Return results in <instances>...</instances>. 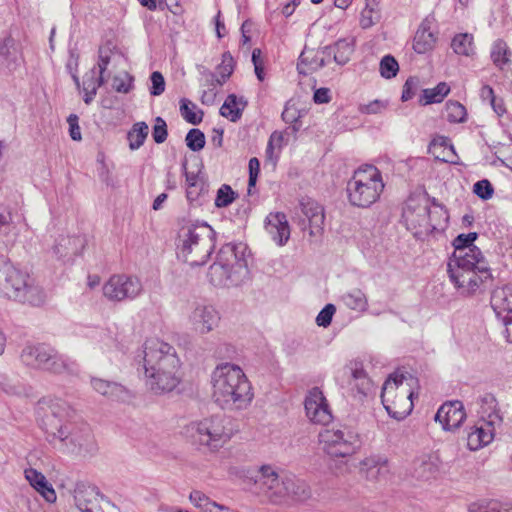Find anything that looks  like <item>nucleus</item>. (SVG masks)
<instances>
[{"label": "nucleus", "mask_w": 512, "mask_h": 512, "mask_svg": "<svg viewBox=\"0 0 512 512\" xmlns=\"http://www.w3.org/2000/svg\"><path fill=\"white\" fill-rule=\"evenodd\" d=\"M145 384L156 395L175 390L182 381L181 361L176 349L159 339H147L143 345Z\"/></svg>", "instance_id": "nucleus-1"}, {"label": "nucleus", "mask_w": 512, "mask_h": 512, "mask_svg": "<svg viewBox=\"0 0 512 512\" xmlns=\"http://www.w3.org/2000/svg\"><path fill=\"white\" fill-rule=\"evenodd\" d=\"M43 410L42 429L49 442L60 441L65 446L83 448L91 440V430L87 425L72 422L74 408L64 399L47 397L40 401Z\"/></svg>", "instance_id": "nucleus-2"}, {"label": "nucleus", "mask_w": 512, "mask_h": 512, "mask_svg": "<svg viewBox=\"0 0 512 512\" xmlns=\"http://www.w3.org/2000/svg\"><path fill=\"white\" fill-rule=\"evenodd\" d=\"M212 398L223 409L244 410L253 401V388L242 368L224 362L211 374Z\"/></svg>", "instance_id": "nucleus-3"}, {"label": "nucleus", "mask_w": 512, "mask_h": 512, "mask_svg": "<svg viewBox=\"0 0 512 512\" xmlns=\"http://www.w3.org/2000/svg\"><path fill=\"white\" fill-rule=\"evenodd\" d=\"M402 222L414 237L424 239L431 234L445 232L448 212L441 205H431L426 193H413L403 205Z\"/></svg>", "instance_id": "nucleus-4"}, {"label": "nucleus", "mask_w": 512, "mask_h": 512, "mask_svg": "<svg viewBox=\"0 0 512 512\" xmlns=\"http://www.w3.org/2000/svg\"><path fill=\"white\" fill-rule=\"evenodd\" d=\"M178 258L190 266L204 265L210 258L216 242V233L207 223H194L181 230Z\"/></svg>", "instance_id": "nucleus-5"}, {"label": "nucleus", "mask_w": 512, "mask_h": 512, "mask_svg": "<svg viewBox=\"0 0 512 512\" xmlns=\"http://www.w3.org/2000/svg\"><path fill=\"white\" fill-rule=\"evenodd\" d=\"M384 187L380 170L374 165H362L347 182L348 201L353 206L368 208L379 200Z\"/></svg>", "instance_id": "nucleus-6"}, {"label": "nucleus", "mask_w": 512, "mask_h": 512, "mask_svg": "<svg viewBox=\"0 0 512 512\" xmlns=\"http://www.w3.org/2000/svg\"><path fill=\"white\" fill-rule=\"evenodd\" d=\"M248 275L247 261L239 255L232 244L223 245L217 253L215 262L209 267L208 279L214 286H237Z\"/></svg>", "instance_id": "nucleus-7"}, {"label": "nucleus", "mask_w": 512, "mask_h": 512, "mask_svg": "<svg viewBox=\"0 0 512 512\" xmlns=\"http://www.w3.org/2000/svg\"><path fill=\"white\" fill-rule=\"evenodd\" d=\"M236 431L232 419L221 414L194 421L189 425L194 443L211 452H216L226 445Z\"/></svg>", "instance_id": "nucleus-8"}, {"label": "nucleus", "mask_w": 512, "mask_h": 512, "mask_svg": "<svg viewBox=\"0 0 512 512\" xmlns=\"http://www.w3.org/2000/svg\"><path fill=\"white\" fill-rule=\"evenodd\" d=\"M412 381L413 378L409 377ZM414 392L411 389L408 378L395 372L384 382L381 392V402L388 415L398 421L405 419L411 414Z\"/></svg>", "instance_id": "nucleus-9"}, {"label": "nucleus", "mask_w": 512, "mask_h": 512, "mask_svg": "<svg viewBox=\"0 0 512 512\" xmlns=\"http://www.w3.org/2000/svg\"><path fill=\"white\" fill-rule=\"evenodd\" d=\"M0 294L32 306H40L46 299L42 287L35 284L27 273L16 267L9 268L6 278L1 281Z\"/></svg>", "instance_id": "nucleus-10"}, {"label": "nucleus", "mask_w": 512, "mask_h": 512, "mask_svg": "<svg viewBox=\"0 0 512 512\" xmlns=\"http://www.w3.org/2000/svg\"><path fill=\"white\" fill-rule=\"evenodd\" d=\"M21 359L28 366L58 374L71 372L76 366L75 362L58 354L54 348L43 343L27 345L22 350Z\"/></svg>", "instance_id": "nucleus-11"}, {"label": "nucleus", "mask_w": 512, "mask_h": 512, "mask_svg": "<svg viewBox=\"0 0 512 512\" xmlns=\"http://www.w3.org/2000/svg\"><path fill=\"white\" fill-rule=\"evenodd\" d=\"M102 293L113 303L132 301L143 293V285L136 276L114 274L103 284Z\"/></svg>", "instance_id": "nucleus-12"}, {"label": "nucleus", "mask_w": 512, "mask_h": 512, "mask_svg": "<svg viewBox=\"0 0 512 512\" xmlns=\"http://www.w3.org/2000/svg\"><path fill=\"white\" fill-rule=\"evenodd\" d=\"M319 443L331 457H348L358 447V436L348 429H324L319 433Z\"/></svg>", "instance_id": "nucleus-13"}, {"label": "nucleus", "mask_w": 512, "mask_h": 512, "mask_svg": "<svg viewBox=\"0 0 512 512\" xmlns=\"http://www.w3.org/2000/svg\"><path fill=\"white\" fill-rule=\"evenodd\" d=\"M283 476L269 464L260 466L252 477L257 490L272 503H281Z\"/></svg>", "instance_id": "nucleus-14"}, {"label": "nucleus", "mask_w": 512, "mask_h": 512, "mask_svg": "<svg viewBox=\"0 0 512 512\" xmlns=\"http://www.w3.org/2000/svg\"><path fill=\"white\" fill-rule=\"evenodd\" d=\"M304 408L307 418L314 424L327 425L333 419L330 405L319 387H313L307 392Z\"/></svg>", "instance_id": "nucleus-15"}, {"label": "nucleus", "mask_w": 512, "mask_h": 512, "mask_svg": "<svg viewBox=\"0 0 512 512\" xmlns=\"http://www.w3.org/2000/svg\"><path fill=\"white\" fill-rule=\"evenodd\" d=\"M220 319V313L214 306L197 304L191 311L188 322L195 333L205 335L218 327Z\"/></svg>", "instance_id": "nucleus-16"}, {"label": "nucleus", "mask_w": 512, "mask_h": 512, "mask_svg": "<svg viewBox=\"0 0 512 512\" xmlns=\"http://www.w3.org/2000/svg\"><path fill=\"white\" fill-rule=\"evenodd\" d=\"M93 350L109 360L117 358L119 354H124L127 347L118 333H114L111 329L101 330L96 333L93 338Z\"/></svg>", "instance_id": "nucleus-17"}, {"label": "nucleus", "mask_w": 512, "mask_h": 512, "mask_svg": "<svg viewBox=\"0 0 512 512\" xmlns=\"http://www.w3.org/2000/svg\"><path fill=\"white\" fill-rule=\"evenodd\" d=\"M475 270L476 269L452 268L450 264V280L453 282L460 295L470 296L479 288L482 283V278Z\"/></svg>", "instance_id": "nucleus-18"}, {"label": "nucleus", "mask_w": 512, "mask_h": 512, "mask_svg": "<svg viewBox=\"0 0 512 512\" xmlns=\"http://www.w3.org/2000/svg\"><path fill=\"white\" fill-rule=\"evenodd\" d=\"M301 211L308 221L310 236H318L323 231L325 212L323 206L311 198L300 201Z\"/></svg>", "instance_id": "nucleus-19"}, {"label": "nucleus", "mask_w": 512, "mask_h": 512, "mask_svg": "<svg viewBox=\"0 0 512 512\" xmlns=\"http://www.w3.org/2000/svg\"><path fill=\"white\" fill-rule=\"evenodd\" d=\"M452 257L456 268L477 269L479 272L488 275V269L483 260L482 253L478 247L453 251Z\"/></svg>", "instance_id": "nucleus-20"}, {"label": "nucleus", "mask_w": 512, "mask_h": 512, "mask_svg": "<svg viewBox=\"0 0 512 512\" xmlns=\"http://www.w3.org/2000/svg\"><path fill=\"white\" fill-rule=\"evenodd\" d=\"M479 415L481 423L495 429L501 427L503 423V415L499 408L498 401L491 394H486L481 398Z\"/></svg>", "instance_id": "nucleus-21"}, {"label": "nucleus", "mask_w": 512, "mask_h": 512, "mask_svg": "<svg viewBox=\"0 0 512 512\" xmlns=\"http://www.w3.org/2000/svg\"><path fill=\"white\" fill-rule=\"evenodd\" d=\"M439 470V458L428 454L416 458L413 462L414 478L420 481H428L436 477Z\"/></svg>", "instance_id": "nucleus-22"}, {"label": "nucleus", "mask_w": 512, "mask_h": 512, "mask_svg": "<svg viewBox=\"0 0 512 512\" xmlns=\"http://www.w3.org/2000/svg\"><path fill=\"white\" fill-rule=\"evenodd\" d=\"M281 493V503L288 498L296 501H304L310 497L308 485L293 475H284Z\"/></svg>", "instance_id": "nucleus-23"}, {"label": "nucleus", "mask_w": 512, "mask_h": 512, "mask_svg": "<svg viewBox=\"0 0 512 512\" xmlns=\"http://www.w3.org/2000/svg\"><path fill=\"white\" fill-rule=\"evenodd\" d=\"M266 229L279 246L284 245L290 237V227L284 213L270 214L267 217Z\"/></svg>", "instance_id": "nucleus-24"}, {"label": "nucleus", "mask_w": 512, "mask_h": 512, "mask_svg": "<svg viewBox=\"0 0 512 512\" xmlns=\"http://www.w3.org/2000/svg\"><path fill=\"white\" fill-rule=\"evenodd\" d=\"M100 492L96 486L80 484L74 492L76 506L81 512H93L98 506Z\"/></svg>", "instance_id": "nucleus-25"}, {"label": "nucleus", "mask_w": 512, "mask_h": 512, "mask_svg": "<svg viewBox=\"0 0 512 512\" xmlns=\"http://www.w3.org/2000/svg\"><path fill=\"white\" fill-rule=\"evenodd\" d=\"M490 303L497 318L512 315V284L495 288L491 294Z\"/></svg>", "instance_id": "nucleus-26"}, {"label": "nucleus", "mask_w": 512, "mask_h": 512, "mask_svg": "<svg viewBox=\"0 0 512 512\" xmlns=\"http://www.w3.org/2000/svg\"><path fill=\"white\" fill-rule=\"evenodd\" d=\"M496 429L481 423L471 428L467 435V447L471 451H477L488 446L495 438Z\"/></svg>", "instance_id": "nucleus-27"}, {"label": "nucleus", "mask_w": 512, "mask_h": 512, "mask_svg": "<svg viewBox=\"0 0 512 512\" xmlns=\"http://www.w3.org/2000/svg\"><path fill=\"white\" fill-rule=\"evenodd\" d=\"M325 55H327L325 48L322 50L304 49L297 64L299 73L307 75L324 67Z\"/></svg>", "instance_id": "nucleus-28"}, {"label": "nucleus", "mask_w": 512, "mask_h": 512, "mask_svg": "<svg viewBox=\"0 0 512 512\" xmlns=\"http://www.w3.org/2000/svg\"><path fill=\"white\" fill-rule=\"evenodd\" d=\"M24 475L29 484L49 503H54L57 499L56 492L46 477L34 468L24 470Z\"/></svg>", "instance_id": "nucleus-29"}, {"label": "nucleus", "mask_w": 512, "mask_h": 512, "mask_svg": "<svg viewBox=\"0 0 512 512\" xmlns=\"http://www.w3.org/2000/svg\"><path fill=\"white\" fill-rule=\"evenodd\" d=\"M352 382L350 383L353 389L361 397H366L372 393L374 389L373 382L367 376L366 371L363 369L361 363L355 362L351 367Z\"/></svg>", "instance_id": "nucleus-30"}, {"label": "nucleus", "mask_w": 512, "mask_h": 512, "mask_svg": "<svg viewBox=\"0 0 512 512\" xmlns=\"http://www.w3.org/2000/svg\"><path fill=\"white\" fill-rule=\"evenodd\" d=\"M327 56L333 54L334 61L339 65H345L350 60L354 52L353 44L346 40L340 39L333 46L325 47Z\"/></svg>", "instance_id": "nucleus-31"}, {"label": "nucleus", "mask_w": 512, "mask_h": 512, "mask_svg": "<svg viewBox=\"0 0 512 512\" xmlns=\"http://www.w3.org/2000/svg\"><path fill=\"white\" fill-rule=\"evenodd\" d=\"M457 55L472 57L475 54L474 38L470 33H460L453 37L450 42Z\"/></svg>", "instance_id": "nucleus-32"}, {"label": "nucleus", "mask_w": 512, "mask_h": 512, "mask_svg": "<svg viewBox=\"0 0 512 512\" xmlns=\"http://www.w3.org/2000/svg\"><path fill=\"white\" fill-rule=\"evenodd\" d=\"M360 470L364 472L367 477H375L381 471L388 470V459L379 455L368 456L360 462Z\"/></svg>", "instance_id": "nucleus-33"}, {"label": "nucleus", "mask_w": 512, "mask_h": 512, "mask_svg": "<svg viewBox=\"0 0 512 512\" xmlns=\"http://www.w3.org/2000/svg\"><path fill=\"white\" fill-rule=\"evenodd\" d=\"M435 42L436 38L433 32L421 26L414 36L413 49L418 54H424L434 47Z\"/></svg>", "instance_id": "nucleus-34"}, {"label": "nucleus", "mask_w": 512, "mask_h": 512, "mask_svg": "<svg viewBox=\"0 0 512 512\" xmlns=\"http://www.w3.org/2000/svg\"><path fill=\"white\" fill-rule=\"evenodd\" d=\"M448 140L445 136L434 135L428 144L427 153L431 155L434 161L439 163L448 162Z\"/></svg>", "instance_id": "nucleus-35"}, {"label": "nucleus", "mask_w": 512, "mask_h": 512, "mask_svg": "<svg viewBox=\"0 0 512 512\" xmlns=\"http://www.w3.org/2000/svg\"><path fill=\"white\" fill-rule=\"evenodd\" d=\"M447 95L448 85L445 82H440L434 88L423 89L418 101L420 105L427 106L441 103Z\"/></svg>", "instance_id": "nucleus-36"}, {"label": "nucleus", "mask_w": 512, "mask_h": 512, "mask_svg": "<svg viewBox=\"0 0 512 512\" xmlns=\"http://www.w3.org/2000/svg\"><path fill=\"white\" fill-rule=\"evenodd\" d=\"M148 133L149 127L145 122H136L127 134L130 149H139L144 144Z\"/></svg>", "instance_id": "nucleus-37"}, {"label": "nucleus", "mask_w": 512, "mask_h": 512, "mask_svg": "<svg viewBox=\"0 0 512 512\" xmlns=\"http://www.w3.org/2000/svg\"><path fill=\"white\" fill-rule=\"evenodd\" d=\"M343 303L352 310L364 312L368 308V300L364 292L354 289L342 296Z\"/></svg>", "instance_id": "nucleus-38"}, {"label": "nucleus", "mask_w": 512, "mask_h": 512, "mask_svg": "<svg viewBox=\"0 0 512 512\" xmlns=\"http://www.w3.org/2000/svg\"><path fill=\"white\" fill-rule=\"evenodd\" d=\"M234 71V59L230 52L222 54L221 63L217 66V73L219 77L212 75V80L217 85H223L226 80L232 75ZM214 85V83H212Z\"/></svg>", "instance_id": "nucleus-39"}, {"label": "nucleus", "mask_w": 512, "mask_h": 512, "mask_svg": "<svg viewBox=\"0 0 512 512\" xmlns=\"http://www.w3.org/2000/svg\"><path fill=\"white\" fill-rule=\"evenodd\" d=\"M91 384L93 389L103 396L115 397L123 392L121 385L101 378H92Z\"/></svg>", "instance_id": "nucleus-40"}, {"label": "nucleus", "mask_w": 512, "mask_h": 512, "mask_svg": "<svg viewBox=\"0 0 512 512\" xmlns=\"http://www.w3.org/2000/svg\"><path fill=\"white\" fill-rule=\"evenodd\" d=\"M220 114L232 122H236L241 117V109L237 106V97L234 94L227 96L220 108Z\"/></svg>", "instance_id": "nucleus-41"}, {"label": "nucleus", "mask_w": 512, "mask_h": 512, "mask_svg": "<svg viewBox=\"0 0 512 512\" xmlns=\"http://www.w3.org/2000/svg\"><path fill=\"white\" fill-rule=\"evenodd\" d=\"M464 404L459 400L450 401V429L459 428L466 420Z\"/></svg>", "instance_id": "nucleus-42"}, {"label": "nucleus", "mask_w": 512, "mask_h": 512, "mask_svg": "<svg viewBox=\"0 0 512 512\" xmlns=\"http://www.w3.org/2000/svg\"><path fill=\"white\" fill-rule=\"evenodd\" d=\"M196 106L187 99H182L180 102V112L182 117L192 125H198L202 121V112L197 114L194 109Z\"/></svg>", "instance_id": "nucleus-43"}, {"label": "nucleus", "mask_w": 512, "mask_h": 512, "mask_svg": "<svg viewBox=\"0 0 512 512\" xmlns=\"http://www.w3.org/2000/svg\"><path fill=\"white\" fill-rule=\"evenodd\" d=\"M379 70L383 78L391 79L397 75L399 65L393 56L386 55L380 61Z\"/></svg>", "instance_id": "nucleus-44"}, {"label": "nucleus", "mask_w": 512, "mask_h": 512, "mask_svg": "<svg viewBox=\"0 0 512 512\" xmlns=\"http://www.w3.org/2000/svg\"><path fill=\"white\" fill-rule=\"evenodd\" d=\"M491 58L493 63L501 69L508 63L507 45L504 41L498 40L494 43Z\"/></svg>", "instance_id": "nucleus-45"}, {"label": "nucleus", "mask_w": 512, "mask_h": 512, "mask_svg": "<svg viewBox=\"0 0 512 512\" xmlns=\"http://www.w3.org/2000/svg\"><path fill=\"white\" fill-rule=\"evenodd\" d=\"M77 239L70 236L61 237L58 242L55 244L53 250L56 255L59 257H65L71 253H74L76 250Z\"/></svg>", "instance_id": "nucleus-46"}, {"label": "nucleus", "mask_w": 512, "mask_h": 512, "mask_svg": "<svg viewBox=\"0 0 512 512\" xmlns=\"http://www.w3.org/2000/svg\"><path fill=\"white\" fill-rule=\"evenodd\" d=\"M185 140L187 147L194 152L202 150L205 146V135L197 128L189 130Z\"/></svg>", "instance_id": "nucleus-47"}, {"label": "nucleus", "mask_w": 512, "mask_h": 512, "mask_svg": "<svg viewBox=\"0 0 512 512\" xmlns=\"http://www.w3.org/2000/svg\"><path fill=\"white\" fill-rule=\"evenodd\" d=\"M282 119L285 123L291 124L293 132H298L301 129L300 111L294 105H286L282 112Z\"/></svg>", "instance_id": "nucleus-48"}, {"label": "nucleus", "mask_w": 512, "mask_h": 512, "mask_svg": "<svg viewBox=\"0 0 512 512\" xmlns=\"http://www.w3.org/2000/svg\"><path fill=\"white\" fill-rule=\"evenodd\" d=\"M235 198L236 194L232 188L227 184H223L217 191L215 206L219 208L227 207L235 200Z\"/></svg>", "instance_id": "nucleus-49"}, {"label": "nucleus", "mask_w": 512, "mask_h": 512, "mask_svg": "<svg viewBox=\"0 0 512 512\" xmlns=\"http://www.w3.org/2000/svg\"><path fill=\"white\" fill-rule=\"evenodd\" d=\"M379 19V8H375L374 6H366L361 12L360 25L362 28L367 29L375 25Z\"/></svg>", "instance_id": "nucleus-50"}, {"label": "nucleus", "mask_w": 512, "mask_h": 512, "mask_svg": "<svg viewBox=\"0 0 512 512\" xmlns=\"http://www.w3.org/2000/svg\"><path fill=\"white\" fill-rule=\"evenodd\" d=\"M506 505L498 501L484 503H472L468 507L469 512H505Z\"/></svg>", "instance_id": "nucleus-51"}, {"label": "nucleus", "mask_w": 512, "mask_h": 512, "mask_svg": "<svg viewBox=\"0 0 512 512\" xmlns=\"http://www.w3.org/2000/svg\"><path fill=\"white\" fill-rule=\"evenodd\" d=\"M104 82V76H97V70L94 67L83 77V90L90 89L97 91L98 88L104 84Z\"/></svg>", "instance_id": "nucleus-52"}, {"label": "nucleus", "mask_w": 512, "mask_h": 512, "mask_svg": "<svg viewBox=\"0 0 512 512\" xmlns=\"http://www.w3.org/2000/svg\"><path fill=\"white\" fill-rule=\"evenodd\" d=\"M477 237L478 234L476 232H470L468 234H459L452 242L454 251L476 247L474 245V241L477 239Z\"/></svg>", "instance_id": "nucleus-53"}, {"label": "nucleus", "mask_w": 512, "mask_h": 512, "mask_svg": "<svg viewBox=\"0 0 512 512\" xmlns=\"http://www.w3.org/2000/svg\"><path fill=\"white\" fill-rule=\"evenodd\" d=\"M168 136L167 124L162 117H156L152 130V137L157 144L166 141Z\"/></svg>", "instance_id": "nucleus-54"}, {"label": "nucleus", "mask_w": 512, "mask_h": 512, "mask_svg": "<svg viewBox=\"0 0 512 512\" xmlns=\"http://www.w3.org/2000/svg\"><path fill=\"white\" fill-rule=\"evenodd\" d=\"M473 192L481 199L488 200L493 196L494 188L489 180L483 179L473 185Z\"/></svg>", "instance_id": "nucleus-55"}, {"label": "nucleus", "mask_w": 512, "mask_h": 512, "mask_svg": "<svg viewBox=\"0 0 512 512\" xmlns=\"http://www.w3.org/2000/svg\"><path fill=\"white\" fill-rule=\"evenodd\" d=\"M466 119V108L457 101H450V122L463 123L466 121Z\"/></svg>", "instance_id": "nucleus-56"}, {"label": "nucleus", "mask_w": 512, "mask_h": 512, "mask_svg": "<svg viewBox=\"0 0 512 512\" xmlns=\"http://www.w3.org/2000/svg\"><path fill=\"white\" fill-rule=\"evenodd\" d=\"M420 87V80L417 77H409L404 86L402 91L401 99L402 101H408L414 97L416 92L418 91Z\"/></svg>", "instance_id": "nucleus-57"}, {"label": "nucleus", "mask_w": 512, "mask_h": 512, "mask_svg": "<svg viewBox=\"0 0 512 512\" xmlns=\"http://www.w3.org/2000/svg\"><path fill=\"white\" fill-rule=\"evenodd\" d=\"M17 236L16 226L10 223L6 226L0 227V243L9 246L12 245Z\"/></svg>", "instance_id": "nucleus-58"}, {"label": "nucleus", "mask_w": 512, "mask_h": 512, "mask_svg": "<svg viewBox=\"0 0 512 512\" xmlns=\"http://www.w3.org/2000/svg\"><path fill=\"white\" fill-rule=\"evenodd\" d=\"M113 88L119 93H128L133 87V78L126 74L125 76H115L113 78Z\"/></svg>", "instance_id": "nucleus-59"}, {"label": "nucleus", "mask_w": 512, "mask_h": 512, "mask_svg": "<svg viewBox=\"0 0 512 512\" xmlns=\"http://www.w3.org/2000/svg\"><path fill=\"white\" fill-rule=\"evenodd\" d=\"M336 308L333 304H327L317 315L316 323L320 327H327L331 324Z\"/></svg>", "instance_id": "nucleus-60"}, {"label": "nucleus", "mask_w": 512, "mask_h": 512, "mask_svg": "<svg viewBox=\"0 0 512 512\" xmlns=\"http://www.w3.org/2000/svg\"><path fill=\"white\" fill-rule=\"evenodd\" d=\"M151 88L150 94L153 96H159L165 91V80L163 75L159 71L152 72L150 76Z\"/></svg>", "instance_id": "nucleus-61"}, {"label": "nucleus", "mask_w": 512, "mask_h": 512, "mask_svg": "<svg viewBox=\"0 0 512 512\" xmlns=\"http://www.w3.org/2000/svg\"><path fill=\"white\" fill-rule=\"evenodd\" d=\"M208 185L206 182H198L193 186L186 187V197L190 202L197 201L200 196L207 192Z\"/></svg>", "instance_id": "nucleus-62"}, {"label": "nucleus", "mask_w": 512, "mask_h": 512, "mask_svg": "<svg viewBox=\"0 0 512 512\" xmlns=\"http://www.w3.org/2000/svg\"><path fill=\"white\" fill-rule=\"evenodd\" d=\"M110 58H111V50L108 48L106 49V48L100 47L99 51H98V63H97L99 75L104 76V73L107 70V67L110 63Z\"/></svg>", "instance_id": "nucleus-63"}, {"label": "nucleus", "mask_w": 512, "mask_h": 512, "mask_svg": "<svg viewBox=\"0 0 512 512\" xmlns=\"http://www.w3.org/2000/svg\"><path fill=\"white\" fill-rule=\"evenodd\" d=\"M78 121L79 119L76 114H70L67 118V122L69 124V135L74 141H80L82 139L81 129Z\"/></svg>", "instance_id": "nucleus-64"}]
</instances>
